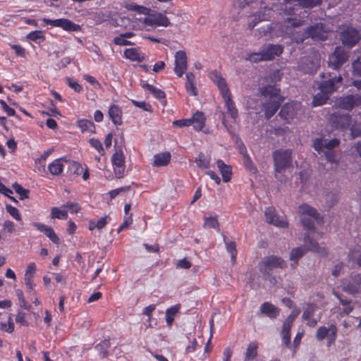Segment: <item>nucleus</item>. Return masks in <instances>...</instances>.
<instances>
[{
  "label": "nucleus",
  "mask_w": 361,
  "mask_h": 361,
  "mask_svg": "<svg viewBox=\"0 0 361 361\" xmlns=\"http://www.w3.org/2000/svg\"><path fill=\"white\" fill-rule=\"evenodd\" d=\"M283 1L286 3L285 8L281 10H283L284 13L288 15L294 13V8H292V6L312 8L321 3V0H283Z\"/></svg>",
  "instance_id": "obj_11"
},
{
  "label": "nucleus",
  "mask_w": 361,
  "mask_h": 361,
  "mask_svg": "<svg viewBox=\"0 0 361 361\" xmlns=\"http://www.w3.org/2000/svg\"><path fill=\"white\" fill-rule=\"evenodd\" d=\"M329 99V95L320 90V92L317 93L313 99L312 104L314 106H322L324 104L326 100Z\"/></svg>",
  "instance_id": "obj_44"
},
{
  "label": "nucleus",
  "mask_w": 361,
  "mask_h": 361,
  "mask_svg": "<svg viewBox=\"0 0 361 361\" xmlns=\"http://www.w3.org/2000/svg\"><path fill=\"white\" fill-rule=\"evenodd\" d=\"M63 169L62 159H56L48 166L49 172L54 176L60 175L63 171Z\"/></svg>",
  "instance_id": "obj_33"
},
{
  "label": "nucleus",
  "mask_w": 361,
  "mask_h": 361,
  "mask_svg": "<svg viewBox=\"0 0 361 361\" xmlns=\"http://www.w3.org/2000/svg\"><path fill=\"white\" fill-rule=\"evenodd\" d=\"M61 208L68 209L72 214H76L80 210V207L78 203L71 202L63 204Z\"/></svg>",
  "instance_id": "obj_53"
},
{
  "label": "nucleus",
  "mask_w": 361,
  "mask_h": 361,
  "mask_svg": "<svg viewBox=\"0 0 361 361\" xmlns=\"http://www.w3.org/2000/svg\"><path fill=\"white\" fill-rule=\"evenodd\" d=\"M77 126L82 133L94 132V125L91 121L85 119L79 120L77 123Z\"/></svg>",
  "instance_id": "obj_35"
},
{
  "label": "nucleus",
  "mask_w": 361,
  "mask_h": 361,
  "mask_svg": "<svg viewBox=\"0 0 361 361\" xmlns=\"http://www.w3.org/2000/svg\"><path fill=\"white\" fill-rule=\"evenodd\" d=\"M122 112L118 106L113 104L109 107V116L115 125H121Z\"/></svg>",
  "instance_id": "obj_29"
},
{
  "label": "nucleus",
  "mask_w": 361,
  "mask_h": 361,
  "mask_svg": "<svg viewBox=\"0 0 361 361\" xmlns=\"http://www.w3.org/2000/svg\"><path fill=\"white\" fill-rule=\"evenodd\" d=\"M270 17V10H268V13H259L255 14L252 16L249 20L248 26L250 28H253L255 27L258 23H259L262 20H269V18Z\"/></svg>",
  "instance_id": "obj_34"
},
{
  "label": "nucleus",
  "mask_w": 361,
  "mask_h": 361,
  "mask_svg": "<svg viewBox=\"0 0 361 361\" xmlns=\"http://www.w3.org/2000/svg\"><path fill=\"white\" fill-rule=\"evenodd\" d=\"M216 166L222 176L224 182L228 183L231 179V168L230 166L226 165L224 161L218 159L216 161Z\"/></svg>",
  "instance_id": "obj_25"
},
{
  "label": "nucleus",
  "mask_w": 361,
  "mask_h": 361,
  "mask_svg": "<svg viewBox=\"0 0 361 361\" xmlns=\"http://www.w3.org/2000/svg\"><path fill=\"white\" fill-rule=\"evenodd\" d=\"M188 68V60L185 51L180 50L175 54L174 72L178 77H182Z\"/></svg>",
  "instance_id": "obj_14"
},
{
  "label": "nucleus",
  "mask_w": 361,
  "mask_h": 361,
  "mask_svg": "<svg viewBox=\"0 0 361 361\" xmlns=\"http://www.w3.org/2000/svg\"><path fill=\"white\" fill-rule=\"evenodd\" d=\"M14 328L15 325L11 314L9 315L7 323L0 322V330L3 331L11 334L13 332Z\"/></svg>",
  "instance_id": "obj_45"
},
{
  "label": "nucleus",
  "mask_w": 361,
  "mask_h": 361,
  "mask_svg": "<svg viewBox=\"0 0 361 361\" xmlns=\"http://www.w3.org/2000/svg\"><path fill=\"white\" fill-rule=\"evenodd\" d=\"M109 341H104L101 342L97 346V348L98 350H100L101 353L103 354V356H106L107 355V350L106 349L109 348Z\"/></svg>",
  "instance_id": "obj_62"
},
{
  "label": "nucleus",
  "mask_w": 361,
  "mask_h": 361,
  "mask_svg": "<svg viewBox=\"0 0 361 361\" xmlns=\"http://www.w3.org/2000/svg\"><path fill=\"white\" fill-rule=\"evenodd\" d=\"M51 218L58 219H66L68 218V211L59 207H53L51 212Z\"/></svg>",
  "instance_id": "obj_43"
},
{
  "label": "nucleus",
  "mask_w": 361,
  "mask_h": 361,
  "mask_svg": "<svg viewBox=\"0 0 361 361\" xmlns=\"http://www.w3.org/2000/svg\"><path fill=\"white\" fill-rule=\"evenodd\" d=\"M27 37L32 41L37 42L39 39H43L44 35H43L42 31L36 30V31L30 32L27 35Z\"/></svg>",
  "instance_id": "obj_54"
},
{
  "label": "nucleus",
  "mask_w": 361,
  "mask_h": 361,
  "mask_svg": "<svg viewBox=\"0 0 361 361\" xmlns=\"http://www.w3.org/2000/svg\"><path fill=\"white\" fill-rule=\"evenodd\" d=\"M351 281L343 282L342 290L348 294H355L361 291V274L351 276Z\"/></svg>",
  "instance_id": "obj_17"
},
{
  "label": "nucleus",
  "mask_w": 361,
  "mask_h": 361,
  "mask_svg": "<svg viewBox=\"0 0 361 361\" xmlns=\"http://www.w3.org/2000/svg\"><path fill=\"white\" fill-rule=\"evenodd\" d=\"M292 326H286V323H283V329L281 331L283 342L286 345H289L290 343V331Z\"/></svg>",
  "instance_id": "obj_46"
},
{
  "label": "nucleus",
  "mask_w": 361,
  "mask_h": 361,
  "mask_svg": "<svg viewBox=\"0 0 361 361\" xmlns=\"http://www.w3.org/2000/svg\"><path fill=\"white\" fill-rule=\"evenodd\" d=\"M191 125L197 130H201L204 126L205 117L203 113L197 111L192 118H190Z\"/></svg>",
  "instance_id": "obj_30"
},
{
  "label": "nucleus",
  "mask_w": 361,
  "mask_h": 361,
  "mask_svg": "<svg viewBox=\"0 0 361 361\" xmlns=\"http://www.w3.org/2000/svg\"><path fill=\"white\" fill-rule=\"evenodd\" d=\"M310 234L309 233V234L305 237L304 243L306 248L298 247L293 248L290 253V259L295 262L294 266H295L298 260L302 257L307 250L315 252L320 256H326L327 255L326 248L311 239L309 236ZM292 266H293V264H292Z\"/></svg>",
  "instance_id": "obj_5"
},
{
  "label": "nucleus",
  "mask_w": 361,
  "mask_h": 361,
  "mask_svg": "<svg viewBox=\"0 0 361 361\" xmlns=\"http://www.w3.org/2000/svg\"><path fill=\"white\" fill-rule=\"evenodd\" d=\"M204 228H211L214 229H219V224L216 217L209 216L204 218Z\"/></svg>",
  "instance_id": "obj_48"
},
{
  "label": "nucleus",
  "mask_w": 361,
  "mask_h": 361,
  "mask_svg": "<svg viewBox=\"0 0 361 361\" xmlns=\"http://www.w3.org/2000/svg\"><path fill=\"white\" fill-rule=\"evenodd\" d=\"M90 145L94 148L102 156L105 154L104 148L102 146V142L96 138H91L89 141Z\"/></svg>",
  "instance_id": "obj_49"
},
{
  "label": "nucleus",
  "mask_w": 361,
  "mask_h": 361,
  "mask_svg": "<svg viewBox=\"0 0 361 361\" xmlns=\"http://www.w3.org/2000/svg\"><path fill=\"white\" fill-rule=\"evenodd\" d=\"M123 56L131 61L142 62L145 59L144 54L140 53L137 49L130 48L124 51Z\"/></svg>",
  "instance_id": "obj_26"
},
{
  "label": "nucleus",
  "mask_w": 361,
  "mask_h": 361,
  "mask_svg": "<svg viewBox=\"0 0 361 361\" xmlns=\"http://www.w3.org/2000/svg\"><path fill=\"white\" fill-rule=\"evenodd\" d=\"M266 221L277 227L285 228L288 226L287 221L283 219H280L275 214V209L272 207H268L264 212Z\"/></svg>",
  "instance_id": "obj_19"
},
{
  "label": "nucleus",
  "mask_w": 361,
  "mask_h": 361,
  "mask_svg": "<svg viewBox=\"0 0 361 361\" xmlns=\"http://www.w3.org/2000/svg\"><path fill=\"white\" fill-rule=\"evenodd\" d=\"M224 241L226 246V250L228 252L231 254V260L233 263L235 262L236 257H237V250L235 248V243L233 241L231 242H227L226 238L225 235H223Z\"/></svg>",
  "instance_id": "obj_41"
},
{
  "label": "nucleus",
  "mask_w": 361,
  "mask_h": 361,
  "mask_svg": "<svg viewBox=\"0 0 361 361\" xmlns=\"http://www.w3.org/2000/svg\"><path fill=\"white\" fill-rule=\"evenodd\" d=\"M264 264L267 267L270 269L272 268H284L286 267V263L284 261L276 256L271 255L269 256L264 260Z\"/></svg>",
  "instance_id": "obj_27"
},
{
  "label": "nucleus",
  "mask_w": 361,
  "mask_h": 361,
  "mask_svg": "<svg viewBox=\"0 0 361 361\" xmlns=\"http://www.w3.org/2000/svg\"><path fill=\"white\" fill-rule=\"evenodd\" d=\"M358 31L351 27H346L341 32V39L343 44L349 47L355 46L360 40Z\"/></svg>",
  "instance_id": "obj_13"
},
{
  "label": "nucleus",
  "mask_w": 361,
  "mask_h": 361,
  "mask_svg": "<svg viewBox=\"0 0 361 361\" xmlns=\"http://www.w3.org/2000/svg\"><path fill=\"white\" fill-rule=\"evenodd\" d=\"M325 140H323L320 138H317L314 140L313 142V147L316 151H317L319 153H320L323 148H325Z\"/></svg>",
  "instance_id": "obj_57"
},
{
  "label": "nucleus",
  "mask_w": 361,
  "mask_h": 361,
  "mask_svg": "<svg viewBox=\"0 0 361 361\" xmlns=\"http://www.w3.org/2000/svg\"><path fill=\"white\" fill-rule=\"evenodd\" d=\"M180 305H176L171 307L166 311V322L169 326H171L174 321V316L178 313Z\"/></svg>",
  "instance_id": "obj_40"
},
{
  "label": "nucleus",
  "mask_w": 361,
  "mask_h": 361,
  "mask_svg": "<svg viewBox=\"0 0 361 361\" xmlns=\"http://www.w3.org/2000/svg\"><path fill=\"white\" fill-rule=\"evenodd\" d=\"M209 78L217 85L221 94L226 109V114L231 118V122L235 123L238 118V111L232 99L231 93L226 80L216 71L210 72Z\"/></svg>",
  "instance_id": "obj_1"
},
{
  "label": "nucleus",
  "mask_w": 361,
  "mask_h": 361,
  "mask_svg": "<svg viewBox=\"0 0 361 361\" xmlns=\"http://www.w3.org/2000/svg\"><path fill=\"white\" fill-rule=\"evenodd\" d=\"M337 328L335 325L331 324L329 327L320 326L316 334V338L321 341L327 338L329 343L334 342L336 337Z\"/></svg>",
  "instance_id": "obj_15"
},
{
  "label": "nucleus",
  "mask_w": 361,
  "mask_h": 361,
  "mask_svg": "<svg viewBox=\"0 0 361 361\" xmlns=\"http://www.w3.org/2000/svg\"><path fill=\"white\" fill-rule=\"evenodd\" d=\"M331 119L334 123L341 128H345L350 125V117L348 114L341 116L339 118H337L336 114H333Z\"/></svg>",
  "instance_id": "obj_38"
},
{
  "label": "nucleus",
  "mask_w": 361,
  "mask_h": 361,
  "mask_svg": "<svg viewBox=\"0 0 361 361\" xmlns=\"http://www.w3.org/2000/svg\"><path fill=\"white\" fill-rule=\"evenodd\" d=\"M298 23L290 18H288L282 23H274V27L269 25L264 26L259 30V36H267L269 34H274L276 36H281L284 34L289 35L291 33L292 27H297Z\"/></svg>",
  "instance_id": "obj_6"
},
{
  "label": "nucleus",
  "mask_w": 361,
  "mask_h": 361,
  "mask_svg": "<svg viewBox=\"0 0 361 361\" xmlns=\"http://www.w3.org/2000/svg\"><path fill=\"white\" fill-rule=\"evenodd\" d=\"M171 158V155L169 152L156 154L154 156L153 166L157 167L165 166L170 163Z\"/></svg>",
  "instance_id": "obj_24"
},
{
  "label": "nucleus",
  "mask_w": 361,
  "mask_h": 361,
  "mask_svg": "<svg viewBox=\"0 0 361 361\" xmlns=\"http://www.w3.org/2000/svg\"><path fill=\"white\" fill-rule=\"evenodd\" d=\"M185 90L187 92L192 96H196L197 94V90L195 86V75L192 73H188L185 76Z\"/></svg>",
  "instance_id": "obj_31"
},
{
  "label": "nucleus",
  "mask_w": 361,
  "mask_h": 361,
  "mask_svg": "<svg viewBox=\"0 0 361 361\" xmlns=\"http://www.w3.org/2000/svg\"><path fill=\"white\" fill-rule=\"evenodd\" d=\"M121 6L128 11H134L137 14L147 16L150 13L151 9L144 6L138 5L131 0L123 1Z\"/></svg>",
  "instance_id": "obj_20"
},
{
  "label": "nucleus",
  "mask_w": 361,
  "mask_h": 361,
  "mask_svg": "<svg viewBox=\"0 0 361 361\" xmlns=\"http://www.w3.org/2000/svg\"><path fill=\"white\" fill-rule=\"evenodd\" d=\"M283 51L281 45L269 44L257 52H247L245 59L252 63L271 61L276 56H280Z\"/></svg>",
  "instance_id": "obj_3"
},
{
  "label": "nucleus",
  "mask_w": 361,
  "mask_h": 361,
  "mask_svg": "<svg viewBox=\"0 0 361 361\" xmlns=\"http://www.w3.org/2000/svg\"><path fill=\"white\" fill-rule=\"evenodd\" d=\"M132 102L137 107L142 109H144L146 111H149V112L152 111V106H151V105L147 104V103H146L144 101L138 102V101L133 100Z\"/></svg>",
  "instance_id": "obj_59"
},
{
  "label": "nucleus",
  "mask_w": 361,
  "mask_h": 361,
  "mask_svg": "<svg viewBox=\"0 0 361 361\" xmlns=\"http://www.w3.org/2000/svg\"><path fill=\"white\" fill-rule=\"evenodd\" d=\"M0 105L1 108L4 109V111L9 116H13L16 114V111L8 106L5 101L1 99L0 100Z\"/></svg>",
  "instance_id": "obj_58"
},
{
  "label": "nucleus",
  "mask_w": 361,
  "mask_h": 361,
  "mask_svg": "<svg viewBox=\"0 0 361 361\" xmlns=\"http://www.w3.org/2000/svg\"><path fill=\"white\" fill-rule=\"evenodd\" d=\"M36 265L34 262L30 263L26 269L24 278H32L35 274Z\"/></svg>",
  "instance_id": "obj_55"
},
{
  "label": "nucleus",
  "mask_w": 361,
  "mask_h": 361,
  "mask_svg": "<svg viewBox=\"0 0 361 361\" xmlns=\"http://www.w3.org/2000/svg\"><path fill=\"white\" fill-rule=\"evenodd\" d=\"M16 322L22 326H27V322L26 320L25 313L22 312H18L16 317Z\"/></svg>",
  "instance_id": "obj_60"
},
{
  "label": "nucleus",
  "mask_w": 361,
  "mask_h": 361,
  "mask_svg": "<svg viewBox=\"0 0 361 361\" xmlns=\"http://www.w3.org/2000/svg\"><path fill=\"white\" fill-rule=\"evenodd\" d=\"M298 212L302 217L301 221L303 226L310 232L314 229L312 219L317 221L319 224L321 223V218L317 211L308 204H303L298 207Z\"/></svg>",
  "instance_id": "obj_7"
},
{
  "label": "nucleus",
  "mask_w": 361,
  "mask_h": 361,
  "mask_svg": "<svg viewBox=\"0 0 361 361\" xmlns=\"http://www.w3.org/2000/svg\"><path fill=\"white\" fill-rule=\"evenodd\" d=\"M336 104L339 108L351 110L355 106L361 104V96L356 94L341 97L338 99Z\"/></svg>",
  "instance_id": "obj_16"
},
{
  "label": "nucleus",
  "mask_w": 361,
  "mask_h": 361,
  "mask_svg": "<svg viewBox=\"0 0 361 361\" xmlns=\"http://www.w3.org/2000/svg\"><path fill=\"white\" fill-rule=\"evenodd\" d=\"M306 35L315 40H324L327 37V32L324 30L322 23H317L310 27L306 31Z\"/></svg>",
  "instance_id": "obj_18"
},
{
  "label": "nucleus",
  "mask_w": 361,
  "mask_h": 361,
  "mask_svg": "<svg viewBox=\"0 0 361 361\" xmlns=\"http://www.w3.org/2000/svg\"><path fill=\"white\" fill-rule=\"evenodd\" d=\"M353 74L355 76L361 77V56H358L356 60L353 62Z\"/></svg>",
  "instance_id": "obj_51"
},
{
  "label": "nucleus",
  "mask_w": 361,
  "mask_h": 361,
  "mask_svg": "<svg viewBox=\"0 0 361 361\" xmlns=\"http://www.w3.org/2000/svg\"><path fill=\"white\" fill-rule=\"evenodd\" d=\"M42 20L47 25H50L53 27H61L63 30L68 32H78L81 29L80 25L75 24L66 18L51 20L44 18Z\"/></svg>",
  "instance_id": "obj_10"
},
{
  "label": "nucleus",
  "mask_w": 361,
  "mask_h": 361,
  "mask_svg": "<svg viewBox=\"0 0 361 361\" xmlns=\"http://www.w3.org/2000/svg\"><path fill=\"white\" fill-rule=\"evenodd\" d=\"M262 314L267 315L270 319H274L279 314V309L269 302L262 303L260 306Z\"/></svg>",
  "instance_id": "obj_23"
},
{
  "label": "nucleus",
  "mask_w": 361,
  "mask_h": 361,
  "mask_svg": "<svg viewBox=\"0 0 361 361\" xmlns=\"http://www.w3.org/2000/svg\"><path fill=\"white\" fill-rule=\"evenodd\" d=\"M348 59V53L344 48L338 47L333 54L329 56V64L334 69L340 68Z\"/></svg>",
  "instance_id": "obj_12"
},
{
  "label": "nucleus",
  "mask_w": 361,
  "mask_h": 361,
  "mask_svg": "<svg viewBox=\"0 0 361 361\" xmlns=\"http://www.w3.org/2000/svg\"><path fill=\"white\" fill-rule=\"evenodd\" d=\"M259 92L269 102L263 104V110L267 119L270 118L279 109L284 97L279 94V89L274 85H267L259 88Z\"/></svg>",
  "instance_id": "obj_2"
},
{
  "label": "nucleus",
  "mask_w": 361,
  "mask_h": 361,
  "mask_svg": "<svg viewBox=\"0 0 361 361\" xmlns=\"http://www.w3.org/2000/svg\"><path fill=\"white\" fill-rule=\"evenodd\" d=\"M13 188L18 195H20L21 200L28 197L29 190L25 189L18 183H14L13 185Z\"/></svg>",
  "instance_id": "obj_52"
},
{
  "label": "nucleus",
  "mask_w": 361,
  "mask_h": 361,
  "mask_svg": "<svg viewBox=\"0 0 361 361\" xmlns=\"http://www.w3.org/2000/svg\"><path fill=\"white\" fill-rule=\"evenodd\" d=\"M292 151L290 149H278L274 152L275 177L281 182H285L286 178L283 175L286 169L291 165Z\"/></svg>",
  "instance_id": "obj_4"
},
{
  "label": "nucleus",
  "mask_w": 361,
  "mask_h": 361,
  "mask_svg": "<svg viewBox=\"0 0 361 361\" xmlns=\"http://www.w3.org/2000/svg\"><path fill=\"white\" fill-rule=\"evenodd\" d=\"M317 305L314 304H308L307 307L304 310L302 317L304 320L311 319L314 316Z\"/></svg>",
  "instance_id": "obj_47"
},
{
  "label": "nucleus",
  "mask_w": 361,
  "mask_h": 361,
  "mask_svg": "<svg viewBox=\"0 0 361 361\" xmlns=\"http://www.w3.org/2000/svg\"><path fill=\"white\" fill-rule=\"evenodd\" d=\"M173 124L174 126H178L180 128L185 126H191L190 118L180 119L173 121Z\"/></svg>",
  "instance_id": "obj_63"
},
{
  "label": "nucleus",
  "mask_w": 361,
  "mask_h": 361,
  "mask_svg": "<svg viewBox=\"0 0 361 361\" xmlns=\"http://www.w3.org/2000/svg\"><path fill=\"white\" fill-rule=\"evenodd\" d=\"M114 42L120 46H127V45H131L132 42L130 41L126 40V38H125L123 36H116L114 39Z\"/></svg>",
  "instance_id": "obj_56"
},
{
  "label": "nucleus",
  "mask_w": 361,
  "mask_h": 361,
  "mask_svg": "<svg viewBox=\"0 0 361 361\" xmlns=\"http://www.w3.org/2000/svg\"><path fill=\"white\" fill-rule=\"evenodd\" d=\"M257 342L250 343L246 349L244 361H252L257 355Z\"/></svg>",
  "instance_id": "obj_32"
},
{
  "label": "nucleus",
  "mask_w": 361,
  "mask_h": 361,
  "mask_svg": "<svg viewBox=\"0 0 361 361\" xmlns=\"http://www.w3.org/2000/svg\"><path fill=\"white\" fill-rule=\"evenodd\" d=\"M317 64V62L310 61L307 58H305L300 63L298 67L301 71L309 73L313 71L316 68Z\"/></svg>",
  "instance_id": "obj_37"
},
{
  "label": "nucleus",
  "mask_w": 361,
  "mask_h": 361,
  "mask_svg": "<svg viewBox=\"0 0 361 361\" xmlns=\"http://www.w3.org/2000/svg\"><path fill=\"white\" fill-rule=\"evenodd\" d=\"M348 259L349 262H355L358 266L361 267V238H359L354 249L350 250Z\"/></svg>",
  "instance_id": "obj_28"
},
{
  "label": "nucleus",
  "mask_w": 361,
  "mask_h": 361,
  "mask_svg": "<svg viewBox=\"0 0 361 361\" xmlns=\"http://www.w3.org/2000/svg\"><path fill=\"white\" fill-rule=\"evenodd\" d=\"M6 209L7 212L16 221H22L21 215L19 210L11 205H6Z\"/></svg>",
  "instance_id": "obj_50"
},
{
  "label": "nucleus",
  "mask_w": 361,
  "mask_h": 361,
  "mask_svg": "<svg viewBox=\"0 0 361 361\" xmlns=\"http://www.w3.org/2000/svg\"><path fill=\"white\" fill-rule=\"evenodd\" d=\"M111 160L115 176L118 178H122L126 171V161L123 151L121 149L116 150Z\"/></svg>",
  "instance_id": "obj_9"
},
{
  "label": "nucleus",
  "mask_w": 361,
  "mask_h": 361,
  "mask_svg": "<svg viewBox=\"0 0 361 361\" xmlns=\"http://www.w3.org/2000/svg\"><path fill=\"white\" fill-rule=\"evenodd\" d=\"M68 84L72 89H73L77 92H80L82 90V86L76 81L68 79Z\"/></svg>",
  "instance_id": "obj_64"
},
{
  "label": "nucleus",
  "mask_w": 361,
  "mask_h": 361,
  "mask_svg": "<svg viewBox=\"0 0 361 361\" xmlns=\"http://www.w3.org/2000/svg\"><path fill=\"white\" fill-rule=\"evenodd\" d=\"M195 162L198 167L209 169L210 168V161L204 154L200 153L195 159Z\"/></svg>",
  "instance_id": "obj_42"
},
{
  "label": "nucleus",
  "mask_w": 361,
  "mask_h": 361,
  "mask_svg": "<svg viewBox=\"0 0 361 361\" xmlns=\"http://www.w3.org/2000/svg\"><path fill=\"white\" fill-rule=\"evenodd\" d=\"M142 23L152 28L156 27H167L171 25L169 18L166 16V11L158 12L151 10L150 13L145 18Z\"/></svg>",
  "instance_id": "obj_8"
},
{
  "label": "nucleus",
  "mask_w": 361,
  "mask_h": 361,
  "mask_svg": "<svg viewBox=\"0 0 361 361\" xmlns=\"http://www.w3.org/2000/svg\"><path fill=\"white\" fill-rule=\"evenodd\" d=\"M342 81V77H335L334 78L329 79L326 81H324L319 85V90L329 95L332 92L336 90L337 86L336 84L341 83Z\"/></svg>",
  "instance_id": "obj_21"
},
{
  "label": "nucleus",
  "mask_w": 361,
  "mask_h": 361,
  "mask_svg": "<svg viewBox=\"0 0 361 361\" xmlns=\"http://www.w3.org/2000/svg\"><path fill=\"white\" fill-rule=\"evenodd\" d=\"M279 115L281 118L288 122V120L294 115L293 105L290 104L284 105L281 109Z\"/></svg>",
  "instance_id": "obj_39"
},
{
  "label": "nucleus",
  "mask_w": 361,
  "mask_h": 361,
  "mask_svg": "<svg viewBox=\"0 0 361 361\" xmlns=\"http://www.w3.org/2000/svg\"><path fill=\"white\" fill-rule=\"evenodd\" d=\"M3 227L4 230L9 233H12L15 231V225L11 221H5L3 224Z\"/></svg>",
  "instance_id": "obj_61"
},
{
  "label": "nucleus",
  "mask_w": 361,
  "mask_h": 361,
  "mask_svg": "<svg viewBox=\"0 0 361 361\" xmlns=\"http://www.w3.org/2000/svg\"><path fill=\"white\" fill-rule=\"evenodd\" d=\"M33 226H35L39 231L43 233L46 235L47 237L49 238L55 244L59 243V238L54 232V229L49 226H47L42 223L35 222L32 224Z\"/></svg>",
  "instance_id": "obj_22"
},
{
  "label": "nucleus",
  "mask_w": 361,
  "mask_h": 361,
  "mask_svg": "<svg viewBox=\"0 0 361 361\" xmlns=\"http://www.w3.org/2000/svg\"><path fill=\"white\" fill-rule=\"evenodd\" d=\"M142 86L143 88L151 92L157 99H161L165 98V93L160 89L144 82L142 83Z\"/></svg>",
  "instance_id": "obj_36"
}]
</instances>
